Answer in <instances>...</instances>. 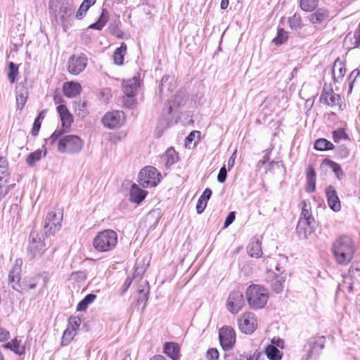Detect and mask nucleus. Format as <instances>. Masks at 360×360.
Segmentation results:
<instances>
[{
    "instance_id": "obj_1",
    "label": "nucleus",
    "mask_w": 360,
    "mask_h": 360,
    "mask_svg": "<svg viewBox=\"0 0 360 360\" xmlns=\"http://www.w3.org/2000/svg\"><path fill=\"white\" fill-rule=\"evenodd\" d=\"M331 252L336 263L341 266H347L354 258L356 246L352 237L342 235L333 242Z\"/></svg>"
},
{
    "instance_id": "obj_2",
    "label": "nucleus",
    "mask_w": 360,
    "mask_h": 360,
    "mask_svg": "<svg viewBox=\"0 0 360 360\" xmlns=\"http://www.w3.org/2000/svg\"><path fill=\"white\" fill-rule=\"evenodd\" d=\"M117 241V233L111 229H105L96 234L93 239L92 245L97 252H107L115 248Z\"/></svg>"
},
{
    "instance_id": "obj_3",
    "label": "nucleus",
    "mask_w": 360,
    "mask_h": 360,
    "mask_svg": "<svg viewBox=\"0 0 360 360\" xmlns=\"http://www.w3.org/2000/svg\"><path fill=\"white\" fill-rule=\"evenodd\" d=\"M245 297L250 307L253 309H263L269 300L267 290L260 285H250L246 290Z\"/></svg>"
},
{
    "instance_id": "obj_4",
    "label": "nucleus",
    "mask_w": 360,
    "mask_h": 360,
    "mask_svg": "<svg viewBox=\"0 0 360 360\" xmlns=\"http://www.w3.org/2000/svg\"><path fill=\"white\" fill-rule=\"evenodd\" d=\"M63 220V208L57 205L46 214L43 226L44 235L54 236L61 229Z\"/></svg>"
},
{
    "instance_id": "obj_5",
    "label": "nucleus",
    "mask_w": 360,
    "mask_h": 360,
    "mask_svg": "<svg viewBox=\"0 0 360 360\" xmlns=\"http://www.w3.org/2000/svg\"><path fill=\"white\" fill-rule=\"evenodd\" d=\"M302 210L299 221L297 225V231L304 238L310 234L313 230L315 219L311 214V207L306 200L301 202Z\"/></svg>"
},
{
    "instance_id": "obj_6",
    "label": "nucleus",
    "mask_w": 360,
    "mask_h": 360,
    "mask_svg": "<svg viewBox=\"0 0 360 360\" xmlns=\"http://www.w3.org/2000/svg\"><path fill=\"white\" fill-rule=\"evenodd\" d=\"M56 110L60 118L61 128L56 130L50 136L51 143L56 141L62 135L68 132L74 121L72 115L65 105L60 104L57 106Z\"/></svg>"
},
{
    "instance_id": "obj_7",
    "label": "nucleus",
    "mask_w": 360,
    "mask_h": 360,
    "mask_svg": "<svg viewBox=\"0 0 360 360\" xmlns=\"http://www.w3.org/2000/svg\"><path fill=\"white\" fill-rule=\"evenodd\" d=\"M161 179V173L155 167L146 166L139 173L138 182L143 188H153L160 184Z\"/></svg>"
},
{
    "instance_id": "obj_8",
    "label": "nucleus",
    "mask_w": 360,
    "mask_h": 360,
    "mask_svg": "<svg viewBox=\"0 0 360 360\" xmlns=\"http://www.w3.org/2000/svg\"><path fill=\"white\" fill-rule=\"evenodd\" d=\"M58 140V150L60 153L71 154L78 153L84 144L79 136L73 134L62 135Z\"/></svg>"
},
{
    "instance_id": "obj_9",
    "label": "nucleus",
    "mask_w": 360,
    "mask_h": 360,
    "mask_svg": "<svg viewBox=\"0 0 360 360\" xmlns=\"http://www.w3.org/2000/svg\"><path fill=\"white\" fill-rule=\"evenodd\" d=\"M240 331L246 335L252 334L259 326L257 316L252 311L243 312L237 321Z\"/></svg>"
},
{
    "instance_id": "obj_10",
    "label": "nucleus",
    "mask_w": 360,
    "mask_h": 360,
    "mask_svg": "<svg viewBox=\"0 0 360 360\" xmlns=\"http://www.w3.org/2000/svg\"><path fill=\"white\" fill-rule=\"evenodd\" d=\"M75 8L74 4L68 0L61 2L54 0L49 3V10L51 13L55 16L58 15L63 22L74 13Z\"/></svg>"
},
{
    "instance_id": "obj_11",
    "label": "nucleus",
    "mask_w": 360,
    "mask_h": 360,
    "mask_svg": "<svg viewBox=\"0 0 360 360\" xmlns=\"http://www.w3.org/2000/svg\"><path fill=\"white\" fill-rule=\"evenodd\" d=\"M47 245L40 234L32 231L29 236L27 252L32 258L42 256L47 250Z\"/></svg>"
},
{
    "instance_id": "obj_12",
    "label": "nucleus",
    "mask_w": 360,
    "mask_h": 360,
    "mask_svg": "<svg viewBox=\"0 0 360 360\" xmlns=\"http://www.w3.org/2000/svg\"><path fill=\"white\" fill-rule=\"evenodd\" d=\"M125 122V113L121 110L107 112L101 119L103 125L109 129H118L123 126Z\"/></svg>"
},
{
    "instance_id": "obj_13",
    "label": "nucleus",
    "mask_w": 360,
    "mask_h": 360,
    "mask_svg": "<svg viewBox=\"0 0 360 360\" xmlns=\"http://www.w3.org/2000/svg\"><path fill=\"white\" fill-rule=\"evenodd\" d=\"M87 63L88 58L86 54H73L68 60L67 70L70 75H78L85 70Z\"/></svg>"
},
{
    "instance_id": "obj_14",
    "label": "nucleus",
    "mask_w": 360,
    "mask_h": 360,
    "mask_svg": "<svg viewBox=\"0 0 360 360\" xmlns=\"http://www.w3.org/2000/svg\"><path fill=\"white\" fill-rule=\"evenodd\" d=\"M21 272H22V262L20 263H16L13 266L12 269L9 271L8 276V283L11 286V288L19 292H24L25 289V278L22 279L21 278Z\"/></svg>"
},
{
    "instance_id": "obj_15",
    "label": "nucleus",
    "mask_w": 360,
    "mask_h": 360,
    "mask_svg": "<svg viewBox=\"0 0 360 360\" xmlns=\"http://www.w3.org/2000/svg\"><path fill=\"white\" fill-rule=\"evenodd\" d=\"M226 309L232 314L240 312L245 306V299L241 292L233 290L231 292L226 300Z\"/></svg>"
},
{
    "instance_id": "obj_16",
    "label": "nucleus",
    "mask_w": 360,
    "mask_h": 360,
    "mask_svg": "<svg viewBox=\"0 0 360 360\" xmlns=\"http://www.w3.org/2000/svg\"><path fill=\"white\" fill-rule=\"evenodd\" d=\"M220 344L224 350L231 349L236 342V332L229 326H224L219 330Z\"/></svg>"
},
{
    "instance_id": "obj_17",
    "label": "nucleus",
    "mask_w": 360,
    "mask_h": 360,
    "mask_svg": "<svg viewBox=\"0 0 360 360\" xmlns=\"http://www.w3.org/2000/svg\"><path fill=\"white\" fill-rule=\"evenodd\" d=\"M320 102L330 107L338 106L340 110H343L341 96L335 94L331 88H323Z\"/></svg>"
},
{
    "instance_id": "obj_18",
    "label": "nucleus",
    "mask_w": 360,
    "mask_h": 360,
    "mask_svg": "<svg viewBox=\"0 0 360 360\" xmlns=\"http://www.w3.org/2000/svg\"><path fill=\"white\" fill-rule=\"evenodd\" d=\"M49 278L44 274L38 273L32 276L25 277V291L34 290L37 287L44 288L46 286Z\"/></svg>"
},
{
    "instance_id": "obj_19",
    "label": "nucleus",
    "mask_w": 360,
    "mask_h": 360,
    "mask_svg": "<svg viewBox=\"0 0 360 360\" xmlns=\"http://www.w3.org/2000/svg\"><path fill=\"white\" fill-rule=\"evenodd\" d=\"M28 96L27 81L25 79L15 86V98L18 109L22 110L25 107Z\"/></svg>"
},
{
    "instance_id": "obj_20",
    "label": "nucleus",
    "mask_w": 360,
    "mask_h": 360,
    "mask_svg": "<svg viewBox=\"0 0 360 360\" xmlns=\"http://www.w3.org/2000/svg\"><path fill=\"white\" fill-rule=\"evenodd\" d=\"M326 195L328 206L335 212L341 209V204L338 193L333 186H329L326 189Z\"/></svg>"
},
{
    "instance_id": "obj_21",
    "label": "nucleus",
    "mask_w": 360,
    "mask_h": 360,
    "mask_svg": "<svg viewBox=\"0 0 360 360\" xmlns=\"http://www.w3.org/2000/svg\"><path fill=\"white\" fill-rule=\"evenodd\" d=\"M81 84L75 81L66 82L63 84V93L68 98H74L80 94L82 91Z\"/></svg>"
},
{
    "instance_id": "obj_22",
    "label": "nucleus",
    "mask_w": 360,
    "mask_h": 360,
    "mask_svg": "<svg viewBox=\"0 0 360 360\" xmlns=\"http://www.w3.org/2000/svg\"><path fill=\"white\" fill-rule=\"evenodd\" d=\"M163 352L172 360H179L181 356V348L178 343L167 342L163 345Z\"/></svg>"
},
{
    "instance_id": "obj_23",
    "label": "nucleus",
    "mask_w": 360,
    "mask_h": 360,
    "mask_svg": "<svg viewBox=\"0 0 360 360\" xmlns=\"http://www.w3.org/2000/svg\"><path fill=\"white\" fill-rule=\"evenodd\" d=\"M316 174L313 165H309L306 170L305 190L308 193H313L316 190Z\"/></svg>"
},
{
    "instance_id": "obj_24",
    "label": "nucleus",
    "mask_w": 360,
    "mask_h": 360,
    "mask_svg": "<svg viewBox=\"0 0 360 360\" xmlns=\"http://www.w3.org/2000/svg\"><path fill=\"white\" fill-rule=\"evenodd\" d=\"M329 11L325 8L316 9L315 12L310 14L307 19L313 25L321 24L328 20Z\"/></svg>"
},
{
    "instance_id": "obj_25",
    "label": "nucleus",
    "mask_w": 360,
    "mask_h": 360,
    "mask_svg": "<svg viewBox=\"0 0 360 360\" xmlns=\"http://www.w3.org/2000/svg\"><path fill=\"white\" fill-rule=\"evenodd\" d=\"M147 194V191L143 190L136 184H133L130 188L129 200L132 202L140 204L145 199Z\"/></svg>"
},
{
    "instance_id": "obj_26",
    "label": "nucleus",
    "mask_w": 360,
    "mask_h": 360,
    "mask_svg": "<svg viewBox=\"0 0 360 360\" xmlns=\"http://www.w3.org/2000/svg\"><path fill=\"white\" fill-rule=\"evenodd\" d=\"M347 72L345 63L340 58H337L333 67V77L334 82H338L341 81Z\"/></svg>"
},
{
    "instance_id": "obj_27",
    "label": "nucleus",
    "mask_w": 360,
    "mask_h": 360,
    "mask_svg": "<svg viewBox=\"0 0 360 360\" xmlns=\"http://www.w3.org/2000/svg\"><path fill=\"white\" fill-rule=\"evenodd\" d=\"M139 86V81L136 77H134L132 79L123 81V96L136 95V92Z\"/></svg>"
},
{
    "instance_id": "obj_28",
    "label": "nucleus",
    "mask_w": 360,
    "mask_h": 360,
    "mask_svg": "<svg viewBox=\"0 0 360 360\" xmlns=\"http://www.w3.org/2000/svg\"><path fill=\"white\" fill-rule=\"evenodd\" d=\"M321 165L330 167L335 174L336 178L339 180H342L345 176V173L340 165L329 158L323 159Z\"/></svg>"
},
{
    "instance_id": "obj_29",
    "label": "nucleus",
    "mask_w": 360,
    "mask_h": 360,
    "mask_svg": "<svg viewBox=\"0 0 360 360\" xmlns=\"http://www.w3.org/2000/svg\"><path fill=\"white\" fill-rule=\"evenodd\" d=\"M287 277L288 274L285 272L276 275L271 283L272 290L277 293L281 292L284 288Z\"/></svg>"
},
{
    "instance_id": "obj_30",
    "label": "nucleus",
    "mask_w": 360,
    "mask_h": 360,
    "mask_svg": "<svg viewBox=\"0 0 360 360\" xmlns=\"http://www.w3.org/2000/svg\"><path fill=\"white\" fill-rule=\"evenodd\" d=\"M127 52V45L124 42H122L120 46L117 48L112 55L113 62L116 65H122L124 64V58Z\"/></svg>"
},
{
    "instance_id": "obj_31",
    "label": "nucleus",
    "mask_w": 360,
    "mask_h": 360,
    "mask_svg": "<svg viewBox=\"0 0 360 360\" xmlns=\"http://www.w3.org/2000/svg\"><path fill=\"white\" fill-rule=\"evenodd\" d=\"M11 178L9 162L6 155H0V179L11 180Z\"/></svg>"
},
{
    "instance_id": "obj_32",
    "label": "nucleus",
    "mask_w": 360,
    "mask_h": 360,
    "mask_svg": "<svg viewBox=\"0 0 360 360\" xmlns=\"http://www.w3.org/2000/svg\"><path fill=\"white\" fill-rule=\"evenodd\" d=\"M109 20V13L108 11L105 8L102 10V12L99 16L98 20L90 25L88 28L96 30H101L103 27L105 25Z\"/></svg>"
},
{
    "instance_id": "obj_33",
    "label": "nucleus",
    "mask_w": 360,
    "mask_h": 360,
    "mask_svg": "<svg viewBox=\"0 0 360 360\" xmlns=\"http://www.w3.org/2000/svg\"><path fill=\"white\" fill-rule=\"evenodd\" d=\"M314 148L318 151L332 150L335 148V145L326 139L320 138L314 141Z\"/></svg>"
},
{
    "instance_id": "obj_34",
    "label": "nucleus",
    "mask_w": 360,
    "mask_h": 360,
    "mask_svg": "<svg viewBox=\"0 0 360 360\" xmlns=\"http://www.w3.org/2000/svg\"><path fill=\"white\" fill-rule=\"evenodd\" d=\"M96 1V0H84L76 12L75 18L78 20L83 19L89 8L94 6Z\"/></svg>"
},
{
    "instance_id": "obj_35",
    "label": "nucleus",
    "mask_w": 360,
    "mask_h": 360,
    "mask_svg": "<svg viewBox=\"0 0 360 360\" xmlns=\"http://www.w3.org/2000/svg\"><path fill=\"white\" fill-rule=\"evenodd\" d=\"M200 139L199 131H192L185 139V147L186 148H194Z\"/></svg>"
},
{
    "instance_id": "obj_36",
    "label": "nucleus",
    "mask_w": 360,
    "mask_h": 360,
    "mask_svg": "<svg viewBox=\"0 0 360 360\" xmlns=\"http://www.w3.org/2000/svg\"><path fill=\"white\" fill-rule=\"evenodd\" d=\"M332 139L335 143H339L340 141L349 140V136L347 133L346 128L340 127L332 131Z\"/></svg>"
},
{
    "instance_id": "obj_37",
    "label": "nucleus",
    "mask_w": 360,
    "mask_h": 360,
    "mask_svg": "<svg viewBox=\"0 0 360 360\" xmlns=\"http://www.w3.org/2000/svg\"><path fill=\"white\" fill-rule=\"evenodd\" d=\"M265 354L270 360H281L283 353L275 345H267L265 348Z\"/></svg>"
},
{
    "instance_id": "obj_38",
    "label": "nucleus",
    "mask_w": 360,
    "mask_h": 360,
    "mask_svg": "<svg viewBox=\"0 0 360 360\" xmlns=\"http://www.w3.org/2000/svg\"><path fill=\"white\" fill-rule=\"evenodd\" d=\"M4 347L11 349L18 354H22L25 353V347L21 345L20 341L17 338H14L11 342H8L4 345Z\"/></svg>"
},
{
    "instance_id": "obj_39",
    "label": "nucleus",
    "mask_w": 360,
    "mask_h": 360,
    "mask_svg": "<svg viewBox=\"0 0 360 360\" xmlns=\"http://www.w3.org/2000/svg\"><path fill=\"white\" fill-rule=\"evenodd\" d=\"M319 0H300V7L304 12H312L319 6Z\"/></svg>"
},
{
    "instance_id": "obj_40",
    "label": "nucleus",
    "mask_w": 360,
    "mask_h": 360,
    "mask_svg": "<svg viewBox=\"0 0 360 360\" xmlns=\"http://www.w3.org/2000/svg\"><path fill=\"white\" fill-rule=\"evenodd\" d=\"M8 73L7 77L11 84H14L16 82L17 77L19 75V66L13 62H10L8 64Z\"/></svg>"
},
{
    "instance_id": "obj_41",
    "label": "nucleus",
    "mask_w": 360,
    "mask_h": 360,
    "mask_svg": "<svg viewBox=\"0 0 360 360\" xmlns=\"http://www.w3.org/2000/svg\"><path fill=\"white\" fill-rule=\"evenodd\" d=\"M77 333L74 329L67 328L62 337L61 345H68L74 340Z\"/></svg>"
},
{
    "instance_id": "obj_42",
    "label": "nucleus",
    "mask_w": 360,
    "mask_h": 360,
    "mask_svg": "<svg viewBox=\"0 0 360 360\" xmlns=\"http://www.w3.org/2000/svg\"><path fill=\"white\" fill-rule=\"evenodd\" d=\"M288 39V33L283 28H278L277 35L272 41L277 46L285 43Z\"/></svg>"
},
{
    "instance_id": "obj_43",
    "label": "nucleus",
    "mask_w": 360,
    "mask_h": 360,
    "mask_svg": "<svg viewBox=\"0 0 360 360\" xmlns=\"http://www.w3.org/2000/svg\"><path fill=\"white\" fill-rule=\"evenodd\" d=\"M248 253L251 257H259L262 254L261 243L257 240L252 242L248 248Z\"/></svg>"
},
{
    "instance_id": "obj_44",
    "label": "nucleus",
    "mask_w": 360,
    "mask_h": 360,
    "mask_svg": "<svg viewBox=\"0 0 360 360\" xmlns=\"http://www.w3.org/2000/svg\"><path fill=\"white\" fill-rule=\"evenodd\" d=\"M10 179H0V200L8 193L11 188L15 185H10Z\"/></svg>"
},
{
    "instance_id": "obj_45",
    "label": "nucleus",
    "mask_w": 360,
    "mask_h": 360,
    "mask_svg": "<svg viewBox=\"0 0 360 360\" xmlns=\"http://www.w3.org/2000/svg\"><path fill=\"white\" fill-rule=\"evenodd\" d=\"M288 24L291 29L297 30L301 28L302 26V19L299 13H295L292 16L289 18Z\"/></svg>"
},
{
    "instance_id": "obj_46",
    "label": "nucleus",
    "mask_w": 360,
    "mask_h": 360,
    "mask_svg": "<svg viewBox=\"0 0 360 360\" xmlns=\"http://www.w3.org/2000/svg\"><path fill=\"white\" fill-rule=\"evenodd\" d=\"M44 111H41L39 115H37V117H36V119L34 120V122L33 123V127H32V131H31V134L33 136H36L39 131V129L41 128V120H44Z\"/></svg>"
},
{
    "instance_id": "obj_47",
    "label": "nucleus",
    "mask_w": 360,
    "mask_h": 360,
    "mask_svg": "<svg viewBox=\"0 0 360 360\" xmlns=\"http://www.w3.org/2000/svg\"><path fill=\"white\" fill-rule=\"evenodd\" d=\"M42 157V152L40 150H37L32 153H30L27 158H26L27 163L32 167L35 165V163L39 161Z\"/></svg>"
},
{
    "instance_id": "obj_48",
    "label": "nucleus",
    "mask_w": 360,
    "mask_h": 360,
    "mask_svg": "<svg viewBox=\"0 0 360 360\" xmlns=\"http://www.w3.org/2000/svg\"><path fill=\"white\" fill-rule=\"evenodd\" d=\"M136 95L122 96V102L123 106L127 108H134L136 105Z\"/></svg>"
},
{
    "instance_id": "obj_49",
    "label": "nucleus",
    "mask_w": 360,
    "mask_h": 360,
    "mask_svg": "<svg viewBox=\"0 0 360 360\" xmlns=\"http://www.w3.org/2000/svg\"><path fill=\"white\" fill-rule=\"evenodd\" d=\"M359 76H360V70L358 68L353 70L350 72V74L347 78V81L349 82V93L352 92L353 87H354V84L356 78L359 77Z\"/></svg>"
},
{
    "instance_id": "obj_50",
    "label": "nucleus",
    "mask_w": 360,
    "mask_h": 360,
    "mask_svg": "<svg viewBox=\"0 0 360 360\" xmlns=\"http://www.w3.org/2000/svg\"><path fill=\"white\" fill-rule=\"evenodd\" d=\"M81 324V319L79 316H72L68 319V328L74 329L75 331L77 332Z\"/></svg>"
},
{
    "instance_id": "obj_51",
    "label": "nucleus",
    "mask_w": 360,
    "mask_h": 360,
    "mask_svg": "<svg viewBox=\"0 0 360 360\" xmlns=\"http://www.w3.org/2000/svg\"><path fill=\"white\" fill-rule=\"evenodd\" d=\"M206 356L210 360H217L219 358L218 350L215 348H210L207 350Z\"/></svg>"
},
{
    "instance_id": "obj_52",
    "label": "nucleus",
    "mask_w": 360,
    "mask_h": 360,
    "mask_svg": "<svg viewBox=\"0 0 360 360\" xmlns=\"http://www.w3.org/2000/svg\"><path fill=\"white\" fill-rule=\"evenodd\" d=\"M207 201L204 199L199 198L196 205V211L198 214H201L207 207Z\"/></svg>"
},
{
    "instance_id": "obj_53",
    "label": "nucleus",
    "mask_w": 360,
    "mask_h": 360,
    "mask_svg": "<svg viewBox=\"0 0 360 360\" xmlns=\"http://www.w3.org/2000/svg\"><path fill=\"white\" fill-rule=\"evenodd\" d=\"M124 136L119 133H113L110 134L109 141L112 144H116L123 139Z\"/></svg>"
},
{
    "instance_id": "obj_54",
    "label": "nucleus",
    "mask_w": 360,
    "mask_h": 360,
    "mask_svg": "<svg viewBox=\"0 0 360 360\" xmlns=\"http://www.w3.org/2000/svg\"><path fill=\"white\" fill-rule=\"evenodd\" d=\"M226 176H227V171H226V169L225 166H223V167L220 169L219 172V174H218V176H217V181H218L219 183H224V182L226 181Z\"/></svg>"
},
{
    "instance_id": "obj_55",
    "label": "nucleus",
    "mask_w": 360,
    "mask_h": 360,
    "mask_svg": "<svg viewBox=\"0 0 360 360\" xmlns=\"http://www.w3.org/2000/svg\"><path fill=\"white\" fill-rule=\"evenodd\" d=\"M167 155L169 157L167 163L173 164L177 160V155L174 150H168L167 151Z\"/></svg>"
},
{
    "instance_id": "obj_56",
    "label": "nucleus",
    "mask_w": 360,
    "mask_h": 360,
    "mask_svg": "<svg viewBox=\"0 0 360 360\" xmlns=\"http://www.w3.org/2000/svg\"><path fill=\"white\" fill-rule=\"evenodd\" d=\"M235 218H236L235 212H229V214H228V216L225 220V222L224 224V228H227L231 224H232L233 221L235 220Z\"/></svg>"
},
{
    "instance_id": "obj_57",
    "label": "nucleus",
    "mask_w": 360,
    "mask_h": 360,
    "mask_svg": "<svg viewBox=\"0 0 360 360\" xmlns=\"http://www.w3.org/2000/svg\"><path fill=\"white\" fill-rule=\"evenodd\" d=\"M284 341L283 339H281L279 338H274L271 340V344L270 345H275V347H279L283 349L284 347Z\"/></svg>"
},
{
    "instance_id": "obj_58",
    "label": "nucleus",
    "mask_w": 360,
    "mask_h": 360,
    "mask_svg": "<svg viewBox=\"0 0 360 360\" xmlns=\"http://www.w3.org/2000/svg\"><path fill=\"white\" fill-rule=\"evenodd\" d=\"M237 155V150H235L227 162L228 169L230 170L234 165Z\"/></svg>"
},
{
    "instance_id": "obj_59",
    "label": "nucleus",
    "mask_w": 360,
    "mask_h": 360,
    "mask_svg": "<svg viewBox=\"0 0 360 360\" xmlns=\"http://www.w3.org/2000/svg\"><path fill=\"white\" fill-rule=\"evenodd\" d=\"M9 337V332L4 328H0V342L8 340Z\"/></svg>"
},
{
    "instance_id": "obj_60",
    "label": "nucleus",
    "mask_w": 360,
    "mask_h": 360,
    "mask_svg": "<svg viewBox=\"0 0 360 360\" xmlns=\"http://www.w3.org/2000/svg\"><path fill=\"white\" fill-rule=\"evenodd\" d=\"M132 280H133V278L129 276H128L126 278V280L122 285V293L125 292L129 289V288L130 287V285L132 283Z\"/></svg>"
},
{
    "instance_id": "obj_61",
    "label": "nucleus",
    "mask_w": 360,
    "mask_h": 360,
    "mask_svg": "<svg viewBox=\"0 0 360 360\" xmlns=\"http://www.w3.org/2000/svg\"><path fill=\"white\" fill-rule=\"evenodd\" d=\"M212 195V190L210 188H205L202 195L200 197L202 199H204L205 200L207 201Z\"/></svg>"
},
{
    "instance_id": "obj_62",
    "label": "nucleus",
    "mask_w": 360,
    "mask_h": 360,
    "mask_svg": "<svg viewBox=\"0 0 360 360\" xmlns=\"http://www.w3.org/2000/svg\"><path fill=\"white\" fill-rule=\"evenodd\" d=\"M96 297V295L89 294L86 296H85V297L83 300L87 304H89L94 301Z\"/></svg>"
},
{
    "instance_id": "obj_63",
    "label": "nucleus",
    "mask_w": 360,
    "mask_h": 360,
    "mask_svg": "<svg viewBox=\"0 0 360 360\" xmlns=\"http://www.w3.org/2000/svg\"><path fill=\"white\" fill-rule=\"evenodd\" d=\"M89 304H87L84 300H82L81 302H79L77 307V311H85L86 308L88 307Z\"/></svg>"
},
{
    "instance_id": "obj_64",
    "label": "nucleus",
    "mask_w": 360,
    "mask_h": 360,
    "mask_svg": "<svg viewBox=\"0 0 360 360\" xmlns=\"http://www.w3.org/2000/svg\"><path fill=\"white\" fill-rule=\"evenodd\" d=\"M150 360H167L166 358L160 354H156L151 357Z\"/></svg>"
}]
</instances>
